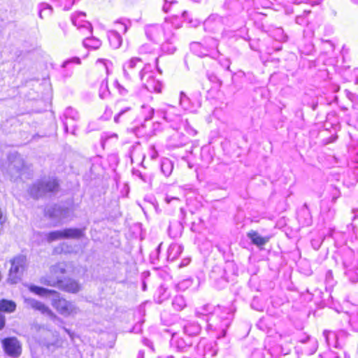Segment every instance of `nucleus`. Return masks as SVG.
<instances>
[{
	"instance_id": "obj_1",
	"label": "nucleus",
	"mask_w": 358,
	"mask_h": 358,
	"mask_svg": "<svg viewBox=\"0 0 358 358\" xmlns=\"http://www.w3.org/2000/svg\"><path fill=\"white\" fill-rule=\"evenodd\" d=\"M29 289L39 296L52 294V306L56 310L64 317L73 316L79 313V308L73 302L59 297L58 293L54 290L48 289L36 285L29 286Z\"/></svg>"
},
{
	"instance_id": "obj_2",
	"label": "nucleus",
	"mask_w": 358,
	"mask_h": 358,
	"mask_svg": "<svg viewBox=\"0 0 358 358\" xmlns=\"http://www.w3.org/2000/svg\"><path fill=\"white\" fill-rule=\"evenodd\" d=\"M34 339L50 352H54L62 345V340L57 331L46 329L44 326L34 323L31 327Z\"/></svg>"
},
{
	"instance_id": "obj_3",
	"label": "nucleus",
	"mask_w": 358,
	"mask_h": 358,
	"mask_svg": "<svg viewBox=\"0 0 358 358\" xmlns=\"http://www.w3.org/2000/svg\"><path fill=\"white\" fill-rule=\"evenodd\" d=\"M150 68V64H145L141 58L134 57L123 64V73L124 77L129 80L136 77L143 78L144 73H148Z\"/></svg>"
},
{
	"instance_id": "obj_4",
	"label": "nucleus",
	"mask_w": 358,
	"mask_h": 358,
	"mask_svg": "<svg viewBox=\"0 0 358 358\" xmlns=\"http://www.w3.org/2000/svg\"><path fill=\"white\" fill-rule=\"evenodd\" d=\"M58 182L54 178H43L36 181L29 189L30 194L38 198L47 192H53L57 191Z\"/></svg>"
},
{
	"instance_id": "obj_5",
	"label": "nucleus",
	"mask_w": 358,
	"mask_h": 358,
	"mask_svg": "<svg viewBox=\"0 0 358 358\" xmlns=\"http://www.w3.org/2000/svg\"><path fill=\"white\" fill-rule=\"evenodd\" d=\"M42 283L49 286L58 287L61 289L72 293L78 292L80 287L76 280L72 279L62 280L59 277L48 280L45 279L44 280H42Z\"/></svg>"
},
{
	"instance_id": "obj_6",
	"label": "nucleus",
	"mask_w": 358,
	"mask_h": 358,
	"mask_svg": "<svg viewBox=\"0 0 358 358\" xmlns=\"http://www.w3.org/2000/svg\"><path fill=\"white\" fill-rule=\"evenodd\" d=\"M157 113L162 116L164 120L168 122L173 123V129H177L178 124L181 121L180 115L178 113V109L171 105H164L160 108Z\"/></svg>"
},
{
	"instance_id": "obj_7",
	"label": "nucleus",
	"mask_w": 358,
	"mask_h": 358,
	"mask_svg": "<svg viewBox=\"0 0 358 358\" xmlns=\"http://www.w3.org/2000/svg\"><path fill=\"white\" fill-rule=\"evenodd\" d=\"M10 262L11 267L9 271L8 281L15 284L20 280V274L25 266L26 258L24 256H17L12 259Z\"/></svg>"
},
{
	"instance_id": "obj_8",
	"label": "nucleus",
	"mask_w": 358,
	"mask_h": 358,
	"mask_svg": "<svg viewBox=\"0 0 358 358\" xmlns=\"http://www.w3.org/2000/svg\"><path fill=\"white\" fill-rule=\"evenodd\" d=\"M206 31L215 34H222L224 31L223 19L217 15H211L204 22Z\"/></svg>"
},
{
	"instance_id": "obj_9",
	"label": "nucleus",
	"mask_w": 358,
	"mask_h": 358,
	"mask_svg": "<svg viewBox=\"0 0 358 358\" xmlns=\"http://www.w3.org/2000/svg\"><path fill=\"white\" fill-rule=\"evenodd\" d=\"M86 15L83 12H77L72 15L71 21L74 26L83 32V34H90L92 30L91 24L85 20Z\"/></svg>"
},
{
	"instance_id": "obj_10",
	"label": "nucleus",
	"mask_w": 358,
	"mask_h": 358,
	"mask_svg": "<svg viewBox=\"0 0 358 358\" xmlns=\"http://www.w3.org/2000/svg\"><path fill=\"white\" fill-rule=\"evenodd\" d=\"M3 348L7 355L17 357L20 355L22 348L20 342L15 338H7L2 341Z\"/></svg>"
},
{
	"instance_id": "obj_11",
	"label": "nucleus",
	"mask_w": 358,
	"mask_h": 358,
	"mask_svg": "<svg viewBox=\"0 0 358 358\" xmlns=\"http://www.w3.org/2000/svg\"><path fill=\"white\" fill-rule=\"evenodd\" d=\"M142 85L151 92H159L161 91L162 84L153 76L152 67L148 73H144L143 78H140Z\"/></svg>"
},
{
	"instance_id": "obj_12",
	"label": "nucleus",
	"mask_w": 358,
	"mask_h": 358,
	"mask_svg": "<svg viewBox=\"0 0 358 358\" xmlns=\"http://www.w3.org/2000/svg\"><path fill=\"white\" fill-rule=\"evenodd\" d=\"M171 346L177 351L185 352L191 346L192 341L189 336L184 338L179 334H173L170 341Z\"/></svg>"
},
{
	"instance_id": "obj_13",
	"label": "nucleus",
	"mask_w": 358,
	"mask_h": 358,
	"mask_svg": "<svg viewBox=\"0 0 358 358\" xmlns=\"http://www.w3.org/2000/svg\"><path fill=\"white\" fill-rule=\"evenodd\" d=\"M24 301L28 307L38 310L43 315H46L52 319L56 317L55 313L42 302L31 298H24Z\"/></svg>"
},
{
	"instance_id": "obj_14",
	"label": "nucleus",
	"mask_w": 358,
	"mask_h": 358,
	"mask_svg": "<svg viewBox=\"0 0 358 358\" xmlns=\"http://www.w3.org/2000/svg\"><path fill=\"white\" fill-rule=\"evenodd\" d=\"M196 348L203 357H213L217 355V349L215 343L201 340Z\"/></svg>"
},
{
	"instance_id": "obj_15",
	"label": "nucleus",
	"mask_w": 358,
	"mask_h": 358,
	"mask_svg": "<svg viewBox=\"0 0 358 358\" xmlns=\"http://www.w3.org/2000/svg\"><path fill=\"white\" fill-rule=\"evenodd\" d=\"M64 115L66 119L64 122L66 132H69V129H72L71 132L74 134L75 124L73 122L77 120L79 117L78 112L70 107L66 109Z\"/></svg>"
},
{
	"instance_id": "obj_16",
	"label": "nucleus",
	"mask_w": 358,
	"mask_h": 358,
	"mask_svg": "<svg viewBox=\"0 0 358 358\" xmlns=\"http://www.w3.org/2000/svg\"><path fill=\"white\" fill-rule=\"evenodd\" d=\"M323 334L325 337L327 345L336 348L340 347V340H341V338L345 336L344 331L336 333L331 331H324Z\"/></svg>"
},
{
	"instance_id": "obj_17",
	"label": "nucleus",
	"mask_w": 358,
	"mask_h": 358,
	"mask_svg": "<svg viewBox=\"0 0 358 358\" xmlns=\"http://www.w3.org/2000/svg\"><path fill=\"white\" fill-rule=\"evenodd\" d=\"M169 27L168 23H166L163 28L158 24H150L146 26L145 34L150 40L155 41L161 36L162 30L169 28Z\"/></svg>"
},
{
	"instance_id": "obj_18",
	"label": "nucleus",
	"mask_w": 358,
	"mask_h": 358,
	"mask_svg": "<svg viewBox=\"0 0 358 358\" xmlns=\"http://www.w3.org/2000/svg\"><path fill=\"white\" fill-rule=\"evenodd\" d=\"M180 105L185 110L191 113L196 112L197 109L199 108L198 103H193L183 92H180Z\"/></svg>"
},
{
	"instance_id": "obj_19",
	"label": "nucleus",
	"mask_w": 358,
	"mask_h": 358,
	"mask_svg": "<svg viewBox=\"0 0 358 358\" xmlns=\"http://www.w3.org/2000/svg\"><path fill=\"white\" fill-rule=\"evenodd\" d=\"M303 345L301 350L308 355H311L315 352L317 349L318 344L316 339L307 336L305 341H302Z\"/></svg>"
},
{
	"instance_id": "obj_20",
	"label": "nucleus",
	"mask_w": 358,
	"mask_h": 358,
	"mask_svg": "<svg viewBox=\"0 0 358 358\" xmlns=\"http://www.w3.org/2000/svg\"><path fill=\"white\" fill-rule=\"evenodd\" d=\"M63 238L66 239H78L84 236V230L77 228H66L62 229Z\"/></svg>"
},
{
	"instance_id": "obj_21",
	"label": "nucleus",
	"mask_w": 358,
	"mask_h": 358,
	"mask_svg": "<svg viewBox=\"0 0 358 358\" xmlns=\"http://www.w3.org/2000/svg\"><path fill=\"white\" fill-rule=\"evenodd\" d=\"M65 273V267L64 264L63 263L57 264V265H55L51 267L50 268V276L49 277H44L41 278V282L42 283V280H44L46 279L47 280H51V279H55L57 277H59L62 279L61 275L64 274Z\"/></svg>"
},
{
	"instance_id": "obj_22",
	"label": "nucleus",
	"mask_w": 358,
	"mask_h": 358,
	"mask_svg": "<svg viewBox=\"0 0 358 358\" xmlns=\"http://www.w3.org/2000/svg\"><path fill=\"white\" fill-rule=\"evenodd\" d=\"M183 248L178 243L171 244L167 250V259L175 260L182 252Z\"/></svg>"
},
{
	"instance_id": "obj_23",
	"label": "nucleus",
	"mask_w": 358,
	"mask_h": 358,
	"mask_svg": "<svg viewBox=\"0 0 358 358\" xmlns=\"http://www.w3.org/2000/svg\"><path fill=\"white\" fill-rule=\"evenodd\" d=\"M108 36L110 45L113 48L117 49L120 47L122 39L119 33L116 31H109Z\"/></svg>"
},
{
	"instance_id": "obj_24",
	"label": "nucleus",
	"mask_w": 358,
	"mask_h": 358,
	"mask_svg": "<svg viewBox=\"0 0 358 358\" xmlns=\"http://www.w3.org/2000/svg\"><path fill=\"white\" fill-rule=\"evenodd\" d=\"M131 24V22L129 20L121 18L114 22L115 29L113 31H116L119 34H125Z\"/></svg>"
},
{
	"instance_id": "obj_25",
	"label": "nucleus",
	"mask_w": 358,
	"mask_h": 358,
	"mask_svg": "<svg viewBox=\"0 0 358 358\" xmlns=\"http://www.w3.org/2000/svg\"><path fill=\"white\" fill-rule=\"evenodd\" d=\"M38 16L41 19L47 18L52 15V8L46 3H41L38 6Z\"/></svg>"
},
{
	"instance_id": "obj_26",
	"label": "nucleus",
	"mask_w": 358,
	"mask_h": 358,
	"mask_svg": "<svg viewBox=\"0 0 358 358\" xmlns=\"http://www.w3.org/2000/svg\"><path fill=\"white\" fill-rule=\"evenodd\" d=\"M47 214L50 216V217L52 218H56L59 220H62L64 218H66V213L64 212L60 207L59 206H54L52 208V209H48L46 212Z\"/></svg>"
},
{
	"instance_id": "obj_27",
	"label": "nucleus",
	"mask_w": 358,
	"mask_h": 358,
	"mask_svg": "<svg viewBox=\"0 0 358 358\" xmlns=\"http://www.w3.org/2000/svg\"><path fill=\"white\" fill-rule=\"evenodd\" d=\"M83 45L87 48L96 50L101 45V42L95 37H87L83 40Z\"/></svg>"
},
{
	"instance_id": "obj_28",
	"label": "nucleus",
	"mask_w": 358,
	"mask_h": 358,
	"mask_svg": "<svg viewBox=\"0 0 358 358\" xmlns=\"http://www.w3.org/2000/svg\"><path fill=\"white\" fill-rule=\"evenodd\" d=\"M173 169V162L168 158H164L161 162V171L165 176H169Z\"/></svg>"
},
{
	"instance_id": "obj_29",
	"label": "nucleus",
	"mask_w": 358,
	"mask_h": 358,
	"mask_svg": "<svg viewBox=\"0 0 358 358\" xmlns=\"http://www.w3.org/2000/svg\"><path fill=\"white\" fill-rule=\"evenodd\" d=\"M59 358H94V354L92 348L85 349L82 353L77 352L72 356L62 355Z\"/></svg>"
},
{
	"instance_id": "obj_30",
	"label": "nucleus",
	"mask_w": 358,
	"mask_h": 358,
	"mask_svg": "<svg viewBox=\"0 0 358 358\" xmlns=\"http://www.w3.org/2000/svg\"><path fill=\"white\" fill-rule=\"evenodd\" d=\"M248 236L254 244L259 246L264 245L268 241L266 238L262 237L256 231H250Z\"/></svg>"
},
{
	"instance_id": "obj_31",
	"label": "nucleus",
	"mask_w": 358,
	"mask_h": 358,
	"mask_svg": "<svg viewBox=\"0 0 358 358\" xmlns=\"http://www.w3.org/2000/svg\"><path fill=\"white\" fill-rule=\"evenodd\" d=\"M16 308V304L13 301L1 300L0 301V310L8 313L13 312Z\"/></svg>"
},
{
	"instance_id": "obj_32",
	"label": "nucleus",
	"mask_w": 358,
	"mask_h": 358,
	"mask_svg": "<svg viewBox=\"0 0 358 358\" xmlns=\"http://www.w3.org/2000/svg\"><path fill=\"white\" fill-rule=\"evenodd\" d=\"M172 306L175 310L180 311L186 306V302L182 295H177L172 301Z\"/></svg>"
},
{
	"instance_id": "obj_33",
	"label": "nucleus",
	"mask_w": 358,
	"mask_h": 358,
	"mask_svg": "<svg viewBox=\"0 0 358 358\" xmlns=\"http://www.w3.org/2000/svg\"><path fill=\"white\" fill-rule=\"evenodd\" d=\"M45 238L48 242L50 243L55 241H57L59 239H63V232L62 229L56 230L51 231L48 234H45Z\"/></svg>"
},
{
	"instance_id": "obj_34",
	"label": "nucleus",
	"mask_w": 358,
	"mask_h": 358,
	"mask_svg": "<svg viewBox=\"0 0 358 358\" xmlns=\"http://www.w3.org/2000/svg\"><path fill=\"white\" fill-rule=\"evenodd\" d=\"M199 330L200 328L197 324H188L184 327V334H185V337L188 336H194L199 332Z\"/></svg>"
},
{
	"instance_id": "obj_35",
	"label": "nucleus",
	"mask_w": 358,
	"mask_h": 358,
	"mask_svg": "<svg viewBox=\"0 0 358 358\" xmlns=\"http://www.w3.org/2000/svg\"><path fill=\"white\" fill-rule=\"evenodd\" d=\"M192 50L198 56L203 57L207 55L206 51L203 49L199 43H193L191 44Z\"/></svg>"
},
{
	"instance_id": "obj_36",
	"label": "nucleus",
	"mask_w": 358,
	"mask_h": 358,
	"mask_svg": "<svg viewBox=\"0 0 358 358\" xmlns=\"http://www.w3.org/2000/svg\"><path fill=\"white\" fill-rule=\"evenodd\" d=\"M109 95V91L108 88V81L103 80L100 85L99 89V96L101 99H105Z\"/></svg>"
},
{
	"instance_id": "obj_37",
	"label": "nucleus",
	"mask_w": 358,
	"mask_h": 358,
	"mask_svg": "<svg viewBox=\"0 0 358 358\" xmlns=\"http://www.w3.org/2000/svg\"><path fill=\"white\" fill-rule=\"evenodd\" d=\"M13 168L16 169L17 173H19L20 176H22L24 171V164L21 158L18 157L14 162V164L11 165L10 169Z\"/></svg>"
},
{
	"instance_id": "obj_38",
	"label": "nucleus",
	"mask_w": 358,
	"mask_h": 358,
	"mask_svg": "<svg viewBox=\"0 0 358 358\" xmlns=\"http://www.w3.org/2000/svg\"><path fill=\"white\" fill-rule=\"evenodd\" d=\"M142 113L144 115V119L145 120H150L154 114V109L148 106L143 105L142 107Z\"/></svg>"
},
{
	"instance_id": "obj_39",
	"label": "nucleus",
	"mask_w": 358,
	"mask_h": 358,
	"mask_svg": "<svg viewBox=\"0 0 358 358\" xmlns=\"http://www.w3.org/2000/svg\"><path fill=\"white\" fill-rule=\"evenodd\" d=\"M192 284V280L191 278H187L179 282L176 287L178 290L185 291L189 288Z\"/></svg>"
},
{
	"instance_id": "obj_40",
	"label": "nucleus",
	"mask_w": 358,
	"mask_h": 358,
	"mask_svg": "<svg viewBox=\"0 0 358 358\" xmlns=\"http://www.w3.org/2000/svg\"><path fill=\"white\" fill-rule=\"evenodd\" d=\"M131 110V108L130 106H127V107L120 108L118 113L115 116L114 121L116 123H118L120 122V117H122L124 114L129 112Z\"/></svg>"
},
{
	"instance_id": "obj_41",
	"label": "nucleus",
	"mask_w": 358,
	"mask_h": 358,
	"mask_svg": "<svg viewBox=\"0 0 358 358\" xmlns=\"http://www.w3.org/2000/svg\"><path fill=\"white\" fill-rule=\"evenodd\" d=\"M80 63V60L78 57H73L70 59H67L62 64L63 68H66L71 64H79Z\"/></svg>"
},
{
	"instance_id": "obj_42",
	"label": "nucleus",
	"mask_w": 358,
	"mask_h": 358,
	"mask_svg": "<svg viewBox=\"0 0 358 358\" xmlns=\"http://www.w3.org/2000/svg\"><path fill=\"white\" fill-rule=\"evenodd\" d=\"M176 1L172 0L171 1H168L167 0H164V4L163 5V7H162V9L164 10V12L165 13H167L169 11V9H170V6L171 5H172L173 3H175Z\"/></svg>"
},
{
	"instance_id": "obj_43",
	"label": "nucleus",
	"mask_w": 358,
	"mask_h": 358,
	"mask_svg": "<svg viewBox=\"0 0 358 358\" xmlns=\"http://www.w3.org/2000/svg\"><path fill=\"white\" fill-rule=\"evenodd\" d=\"M322 1V0H301L299 2H298V3H309L313 6L320 4Z\"/></svg>"
},
{
	"instance_id": "obj_44",
	"label": "nucleus",
	"mask_w": 358,
	"mask_h": 358,
	"mask_svg": "<svg viewBox=\"0 0 358 358\" xmlns=\"http://www.w3.org/2000/svg\"><path fill=\"white\" fill-rule=\"evenodd\" d=\"M150 157L152 159H156L158 157L157 151L156 150L154 145L150 147Z\"/></svg>"
},
{
	"instance_id": "obj_45",
	"label": "nucleus",
	"mask_w": 358,
	"mask_h": 358,
	"mask_svg": "<svg viewBox=\"0 0 358 358\" xmlns=\"http://www.w3.org/2000/svg\"><path fill=\"white\" fill-rule=\"evenodd\" d=\"M320 356L321 358H339L338 356L334 355V354L331 352H328L327 353H325L324 355H320Z\"/></svg>"
},
{
	"instance_id": "obj_46",
	"label": "nucleus",
	"mask_w": 358,
	"mask_h": 358,
	"mask_svg": "<svg viewBox=\"0 0 358 358\" xmlns=\"http://www.w3.org/2000/svg\"><path fill=\"white\" fill-rule=\"evenodd\" d=\"M346 95L348 97V99L352 100V101H355L356 99H358V96L356 94H355L353 93H351V92H350L349 91H347V90H346Z\"/></svg>"
},
{
	"instance_id": "obj_47",
	"label": "nucleus",
	"mask_w": 358,
	"mask_h": 358,
	"mask_svg": "<svg viewBox=\"0 0 358 358\" xmlns=\"http://www.w3.org/2000/svg\"><path fill=\"white\" fill-rule=\"evenodd\" d=\"M139 52L141 53H148V52H150L151 50L148 48V46L147 45H144L140 48Z\"/></svg>"
},
{
	"instance_id": "obj_48",
	"label": "nucleus",
	"mask_w": 358,
	"mask_h": 358,
	"mask_svg": "<svg viewBox=\"0 0 358 358\" xmlns=\"http://www.w3.org/2000/svg\"><path fill=\"white\" fill-rule=\"evenodd\" d=\"M208 313H210L209 306L208 305H206V306H203L202 310L197 311L198 314H201V315H206V314H207Z\"/></svg>"
},
{
	"instance_id": "obj_49",
	"label": "nucleus",
	"mask_w": 358,
	"mask_h": 358,
	"mask_svg": "<svg viewBox=\"0 0 358 358\" xmlns=\"http://www.w3.org/2000/svg\"><path fill=\"white\" fill-rule=\"evenodd\" d=\"M186 131L189 134L192 136H195L196 134V131L194 129L192 128L190 126L187 127Z\"/></svg>"
},
{
	"instance_id": "obj_50",
	"label": "nucleus",
	"mask_w": 358,
	"mask_h": 358,
	"mask_svg": "<svg viewBox=\"0 0 358 358\" xmlns=\"http://www.w3.org/2000/svg\"><path fill=\"white\" fill-rule=\"evenodd\" d=\"M178 197L170 196H168V195L165 198V201H166V202L167 203H171L172 201H178Z\"/></svg>"
},
{
	"instance_id": "obj_51",
	"label": "nucleus",
	"mask_w": 358,
	"mask_h": 358,
	"mask_svg": "<svg viewBox=\"0 0 358 358\" xmlns=\"http://www.w3.org/2000/svg\"><path fill=\"white\" fill-rule=\"evenodd\" d=\"M190 262V259L189 258H185L184 259H182V261L181 262L180 264V267H183V266H185L187 265H188Z\"/></svg>"
},
{
	"instance_id": "obj_52",
	"label": "nucleus",
	"mask_w": 358,
	"mask_h": 358,
	"mask_svg": "<svg viewBox=\"0 0 358 358\" xmlns=\"http://www.w3.org/2000/svg\"><path fill=\"white\" fill-rule=\"evenodd\" d=\"M97 62H103V65L105 66L106 71H108V64L110 63L108 60H106V59H99L97 61Z\"/></svg>"
},
{
	"instance_id": "obj_53",
	"label": "nucleus",
	"mask_w": 358,
	"mask_h": 358,
	"mask_svg": "<svg viewBox=\"0 0 358 358\" xmlns=\"http://www.w3.org/2000/svg\"><path fill=\"white\" fill-rule=\"evenodd\" d=\"M4 325H5L4 317L1 315H0V329L3 328Z\"/></svg>"
},
{
	"instance_id": "obj_54",
	"label": "nucleus",
	"mask_w": 358,
	"mask_h": 358,
	"mask_svg": "<svg viewBox=\"0 0 358 358\" xmlns=\"http://www.w3.org/2000/svg\"><path fill=\"white\" fill-rule=\"evenodd\" d=\"M119 91L121 94H125L127 92V90L122 87H119Z\"/></svg>"
},
{
	"instance_id": "obj_55",
	"label": "nucleus",
	"mask_w": 358,
	"mask_h": 358,
	"mask_svg": "<svg viewBox=\"0 0 358 358\" xmlns=\"http://www.w3.org/2000/svg\"><path fill=\"white\" fill-rule=\"evenodd\" d=\"M302 21H303V18H302V17H301V16H297V17H296V22L297 24H302V23H303V22H302Z\"/></svg>"
},
{
	"instance_id": "obj_56",
	"label": "nucleus",
	"mask_w": 358,
	"mask_h": 358,
	"mask_svg": "<svg viewBox=\"0 0 358 358\" xmlns=\"http://www.w3.org/2000/svg\"><path fill=\"white\" fill-rule=\"evenodd\" d=\"M353 73H354L355 76L356 77V83L357 84L358 83V69H354Z\"/></svg>"
},
{
	"instance_id": "obj_57",
	"label": "nucleus",
	"mask_w": 358,
	"mask_h": 358,
	"mask_svg": "<svg viewBox=\"0 0 358 358\" xmlns=\"http://www.w3.org/2000/svg\"><path fill=\"white\" fill-rule=\"evenodd\" d=\"M331 277H332V272L331 271H329L327 273V280L329 281L330 280V278H331Z\"/></svg>"
},
{
	"instance_id": "obj_58",
	"label": "nucleus",
	"mask_w": 358,
	"mask_h": 358,
	"mask_svg": "<svg viewBox=\"0 0 358 358\" xmlns=\"http://www.w3.org/2000/svg\"><path fill=\"white\" fill-rule=\"evenodd\" d=\"M144 353L143 352H139L138 355V358H143Z\"/></svg>"
},
{
	"instance_id": "obj_59",
	"label": "nucleus",
	"mask_w": 358,
	"mask_h": 358,
	"mask_svg": "<svg viewBox=\"0 0 358 358\" xmlns=\"http://www.w3.org/2000/svg\"><path fill=\"white\" fill-rule=\"evenodd\" d=\"M157 62H158V59H156V66H157V69L158 71L161 73H162V71H161V69L158 67Z\"/></svg>"
},
{
	"instance_id": "obj_60",
	"label": "nucleus",
	"mask_w": 358,
	"mask_h": 358,
	"mask_svg": "<svg viewBox=\"0 0 358 358\" xmlns=\"http://www.w3.org/2000/svg\"><path fill=\"white\" fill-rule=\"evenodd\" d=\"M199 24V22L197 20H195V22L193 23L192 26L196 27Z\"/></svg>"
},
{
	"instance_id": "obj_61",
	"label": "nucleus",
	"mask_w": 358,
	"mask_h": 358,
	"mask_svg": "<svg viewBox=\"0 0 358 358\" xmlns=\"http://www.w3.org/2000/svg\"><path fill=\"white\" fill-rule=\"evenodd\" d=\"M65 331H66L69 334H70V332H69V331L68 329H65Z\"/></svg>"
},
{
	"instance_id": "obj_62",
	"label": "nucleus",
	"mask_w": 358,
	"mask_h": 358,
	"mask_svg": "<svg viewBox=\"0 0 358 358\" xmlns=\"http://www.w3.org/2000/svg\"><path fill=\"white\" fill-rule=\"evenodd\" d=\"M166 358H173L172 356H168Z\"/></svg>"
},
{
	"instance_id": "obj_63",
	"label": "nucleus",
	"mask_w": 358,
	"mask_h": 358,
	"mask_svg": "<svg viewBox=\"0 0 358 358\" xmlns=\"http://www.w3.org/2000/svg\"><path fill=\"white\" fill-rule=\"evenodd\" d=\"M114 137L117 138V134H113V135Z\"/></svg>"
},
{
	"instance_id": "obj_64",
	"label": "nucleus",
	"mask_w": 358,
	"mask_h": 358,
	"mask_svg": "<svg viewBox=\"0 0 358 358\" xmlns=\"http://www.w3.org/2000/svg\"><path fill=\"white\" fill-rule=\"evenodd\" d=\"M161 245H162V244H160V245H159V247H158V250H159V249H160V248H161Z\"/></svg>"
}]
</instances>
